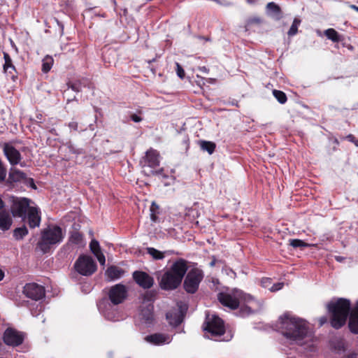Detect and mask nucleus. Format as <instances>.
Returning <instances> with one entry per match:
<instances>
[{
	"instance_id": "nucleus-1",
	"label": "nucleus",
	"mask_w": 358,
	"mask_h": 358,
	"mask_svg": "<svg viewBox=\"0 0 358 358\" xmlns=\"http://www.w3.org/2000/svg\"><path fill=\"white\" fill-rule=\"evenodd\" d=\"M278 328L286 338L298 345H302L312 337L308 322L290 313H285L279 317Z\"/></svg>"
},
{
	"instance_id": "nucleus-2",
	"label": "nucleus",
	"mask_w": 358,
	"mask_h": 358,
	"mask_svg": "<svg viewBox=\"0 0 358 358\" xmlns=\"http://www.w3.org/2000/svg\"><path fill=\"white\" fill-rule=\"evenodd\" d=\"M217 299L221 304L231 310H235L241 304H243L239 311L241 317H245L252 313V308L254 305L256 304L255 299L251 295L237 289L232 290L231 292L219 293Z\"/></svg>"
},
{
	"instance_id": "nucleus-3",
	"label": "nucleus",
	"mask_w": 358,
	"mask_h": 358,
	"mask_svg": "<svg viewBox=\"0 0 358 358\" xmlns=\"http://www.w3.org/2000/svg\"><path fill=\"white\" fill-rule=\"evenodd\" d=\"M187 268L186 260L177 259L162 275L159 281L160 287L164 290L176 289L181 284Z\"/></svg>"
},
{
	"instance_id": "nucleus-4",
	"label": "nucleus",
	"mask_w": 358,
	"mask_h": 358,
	"mask_svg": "<svg viewBox=\"0 0 358 358\" xmlns=\"http://www.w3.org/2000/svg\"><path fill=\"white\" fill-rule=\"evenodd\" d=\"M327 308L331 313L330 322L332 327L338 329L346 322L351 308L350 301L340 298L336 301H331L327 304Z\"/></svg>"
},
{
	"instance_id": "nucleus-5",
	"label": "nucleus",
	"mask_w": 358,
	"mask_h": 358,
	"mask_svg": "<svg viewBox=\"0 0 358 358\" xmlns=\"http://www.w3.org/2000/svg\"><path fill=\"white\" fill-rule=\"evenodd\" d=\"M64 238L62 230L57 225L48 226L41 231V238L38 243L39 248L47 252L50 246L60 243Z\"/></svg>"
},
{
	"instance_id": "nucleus-6",
	"label": "nucleus",
	"mask_w": 358,
	"mask_h": 358,
	"mask_svg": "<svg viewBox=\"0 0 358 358\" xmlns=\"http://www.w3.org/2000/svg\"><path fill=\"white\" fill-rule=\"evenodd\" d=\"M97 306L100 313L108 320L115 322L124 318L117 305L110 303L107 299H103L99 301Z\"/></svg>"
},
{
	"instance_id": "nucleus-7",
	"label": "nucleus",
	"mask_w": 358,
	"mask_h": 358,
	"mask_svg": "<svg viewBox=\"0 0 358 358\" xmlns=\"http://www.w3.org/2000/svg\"><path fill=\"white\" fill-rule=\"evenodd\" d=\"M203 278V273L201 269L192 268L187 274L183 287L189 294H194L199 288V284Z\"/></svg>"
},
{
	"instance_id": "nucleus-8",
	"label": "nucleus",
	"mask_w": 358,
	"mask_h": 358,
	"mask_svg": "<svg viewBox=\"0 0 358 358\" xmlns=\"http://www.w3.org/2000/svg\"><path fill=\"white\" fill-rule=\"evenodd\" d=\"M74 267L78 273L85 276L92 275L96 270V264L92 257L84 255L78 258Z\"/></svg>"
},
{
	"instance_id": "nucleus-9",
	"label": "nucleus",
	"mask_w": 358,
	"mask_h": 358,
	"mask_svg": "<svg viewBox=\"0 0 358 358\" xmlns=\"http://www.w3.org/2000/svg\"><path fill=\"white\" fill-rule=\"evenodd\" d=\"M203 327V330L210 334L212 337L219 336L224 334V325L223 320L216 315L211 317H207Z\"/></svg>"
},
{
	"instance_id": "nucleus-10",
	"label": "nucleus",
	"mask_w": 358,
	"mask_h": 358,
	"mask_svg": "<svg viewBox=\"0 0 358 358\" xmlns=\"http://www.w3.org/2000/svg\"><path fill=\"white\" fill-rule=\"evenodd\" d=\"M108 296L110 303L114 305L122 303L128 296L127 287L121 283L116 284L109 289Z\"/></svg>"
},
{
	"instance_id": "nucleus-11",
	"label": "nucleus",
	"mask_w": 358,
	"mask_h": 358,
	"mask_svg": "<svg viewBox=\"0 0 358 358\" xmlns=\"http://www.w3.org/2000/svg\"><path fill=\"white\" fill-rule=\"evenodd\" d=\"M3 154L11 166L20 164L21 167H24L26 163L21 162L22 157L18 150H17L11 143H6L3 147Z\"/></svg>"
},
{
	"instance_id": "nucleus-12",
	"label": "nucleus",
	"mask_w": 358,
	"mask_h": 358,
	"mask_svg": "<svg viewBox=\"0 0 358 358\" xmlns=\"http://www.w3.org/2000/svg\"><path fill=\"white\" fill-rule=\"evenodd\" d=\"M24 339V334L13 328H7L3 335V341L7 345L17 347L20 345Z\"/></svg>"
},
{
	"instance_id": "nucleus-13",
	"label": "nucleus",
	"mask_w": 358,
	"mask_h": 358,
	"mask_svg": "<svg viewBox=\"0 0 358 358\" xmlns=\"http://www.w3.org/2000/svg\"><path fill=\"white\" fill-rule=\"evenodd\" d=\"M30 200L27 198H21L13 201L11 206V213L13 217H21L23 220H26V215L31 208L29 206Z\"/></svg>"
},
{
	"instance_id": "nucleus-14",
	"label": "nucleus",
	"mask_w": 358,
	"mask_h": 358,
	"mask_svg": "<svg viewBox=\"0 0 358 358\" xmlns=\"http://www.w3.org/2000/svg\"><path fill=\"white\" fill-rule=\"evenodd\" d=\"M24 295L32 300L38 301L45 296V288L43 286L35 282L27 283L23 289Z\"/></svg>"
},
{
	"instance_id": "nucleus-15",
	"label": "nucleus",
	"mask_w": 358,
	"mask_h": 358,
	"mask_svg": "<svg viewBox=\"0 0 358 358\" xmlns=\"http://www.w3.org/2000/svg\"><path fill=\"white\" fill-rule=\"evenodd\" d=\"M133 278L134 281L143 289H149L154 284V278L144 271H134L133 273Z\"/></svg>"
},
{
	"instance_id": "nucleus-16",
	"label": "nucleus",
	"mask_w": 358,
	"mask_h": 358,
	"mask_svg": "<svg viewBox=\"0 0 358 358\" xmlns=\"http://www.w3.org/2000/svg\"><path fill=\"white\" fill-rule=\"evenodd\" d=\"M184 311L180 306L178 310L168 312L166 317L170 325L177 327L180 324L183 320Z\"/></svg>"
},
{
	"instance_id": "nucleus-17",
	"label": "nucleus",
	"mask_w": 358,
	"mask_h": 358,
	"mask_svg": "<svg viewBox=\"0 0 358 358\" xmlns=\"http://www.w3.org/2000/svg\"><path fill=\"white\" fill-rule=\"evenodd\" d=\"M26 178L27 175L23 171L11 168L8 173V178L7 180H5L3 185L10 187L13 182H20L26 179Z\"/></svg>"
},
{
	"instance_id": "nucleus-18",
	"label": "nucleus",
	"mask_w": 358,
	"mask_h": 358,
	"mask_svg": "<svg viewBox=\"0 0 358 358\" xmlns=\"http://www.w3.org/2000/svg\"><path fill=\"white\" fill-rule=\"evenodd\" d=\"M26 215L28 224L30 228L38 227L41 223V215L39 210L36 207H31Z\"/></svg>"
},
{
	"instance_id": "nucleus-19",
	"label": "nucleus",
	"mask_w": 358,
	"mask_h": 358,
	"mask_svg": "<svg viewBox=\"0 0 358 358\" xmlns=\"http://www.w3.org/2000/svg\"><path fill=\"white\" fill-rule=\"evenodd\" d=\"M159 154L156 150H150L146 152L143 167L156 168L159 165Z\"/></svg>"
},
{
	"instance_id": "nucleus-20",
	"label": "nucleus",
	"mask_w": 358,
	"mask_h": 358,
	"mask_svg": "<svg viewBox=\"0 0 358 358\" xmlns=\"http://www.w3.org/2000/svg\"><path fill=\"white\" fill-rule=\"evenodd\" d=\"M90 251L96 257L100 264L104 265L106 262V258L104 255L101 252L99 243L96 240L92 239L90 243Z\"/></svg>"
},
{
	"instance_id": "nucleus-21",
	"label": "nucleus",
	"mask_w": 358,
	"mask_h": 358,
	"mask_svg": "<svg viewBox=\"0 0 358 358\" xmlns=\"http://www.w3.org/2000/svg\"><path fill=\"white\" fill-rule=\"evenodd\" d=\"M266 13L275 20H280L282 17V12L280 7L275 2H269L266 5Z\"/></svg>"
},
{
	"instance_id": "nucleus-22",
	"label": "nucleus",
	"mask_w": 358,
	"mask_h": 358,
	"mask_svg": "<svg viewBox=\"0 0 358 358\" xmlns=\"http://www.w3.org/2000/svg\"><path fill=\"white\" fill-rule=\"evenodd\" d=\"M145 341L154 345H162L169 343L171 341L170 337L168 335L163 334H154L147 336Z\"/></svg>"
},
{
	"instance_id": "nucleus-23",
	"label": "nucleus",
	"mask_w": 358,
	"mask_h": 358,
	"mask_svg": "<svg viewBox=\"0 0 358 358\" xmlns=\"http://www.w3.org/2000/svg\"><path fill=\"white\" fill-rule=\"evenodd\" d=\"M140 320L146 324H150L153 320V306L148 305L143 308L139 313Z\"/></svg>"
},
{
	"instance_id": "nucleus-24",
	"label": "nucleus",
	"mask_w": 358,
	"mask_h": 358,
	"mask_svg": "<svg viewBox=\"0 0 358 358\" xmlns=\"http://www.w3.org/2000/svg\"><path fill=\"white\" fill-rule=\"evenodd\" d=\"M348 327L351 332L358 334V301L350 315Z\"/></svg>"
},
{
	"instance_id": "nucleus-25",
	"label": "nucleus",
	"mask_w": 358,
	"mask_h": 358,
	"mask_svg": "<svg viewBox=\"0 0 358 358\" xmlns=\"http://www.w3.org/2000/svg\"><path fill=\"white\" fill-rule=\"evenodd\" d=\"M124 274V271L116 266H109L106 272L105 275L108 280H115L120 278Z\"/></svg>"
},
{
	"instance_id": "nucleus-26",
	"label": "nucleus",
	"mask_w": 358,
	"mask_h": 358,
	"mask_svg": "<svg viewBox=\"0 0 358 358\" xmlns=\"http://www.w3.org/2000/svg\"><path fill=\"white\" fill-rule=\"evenodd\" d=\"M13 220L10 213L6 210L0 211V229L7 231L12 225Z\"/></svg>"
},
{
	"instance_id": "nucleus-27",
	"label": "nucleus",
	"mask_w": 358,
	"mask_h": 358,
	"mask_svg": "<svg viewBox=\"0 0 358 358\" xmlns=\"http://www.w3.org/2000/svg\"><path fill=\"white\" fill-rule=\"evenodd\" d=\"M199 145L202 150L206 151L209 155H212L215 149V143L212 141H200Z\"/></svg>"
},
{
	"instance_id": "nucleus-28",
	"label": "nucleus",
	"mask_w": 358,
	"mask_h": 358,
	"mask_svg": "<svg viewBox=\"0 0 358 358\" xmlns=\"http://www.w3.org/2000/svg\"><path fill=\"white\" fill-rule=\"evenodd\" d=\"M324 35L328 39L333 42H339L341 41V36L334 29L329 28L324 31Z\"/></svg>"
},
{
	"instance_id": "nucleus-29",
	"label": "nucleus",
	"mask_w": 358,
	"mask_h": 358,
	"mask_svg": "<svg viewBox=\"0 0 358 358\" xmlns=\"http://www.w3.org/2000/svg\"><path fill=\"white\" fill-rule=\"evenodd\" d=\"M54 59L50 55H46L42 60V71L44 73H48L52 68Z\"/></svg>"
},
{
	"instance_id": "nucleus-30",
	"label": "nucleus",
	"mask_w": 358,
	"mask_h": 358,
	"mask_svg": "<svg viewBox=\"0 0 358 358\" xmlns=\"http://www.w3.org/2000/svg\"><path fill=\"white\" fill-rule=\"evenodd\" d=\"M301 21L299 18L295 17L293 22L287 31V35L289 37L295 36L298 32V27H299Z\"/></svg>"
},
{
	"instance_id": "nucleus-31",
	"label": "nucleus",
	"mask_w": 358,
	"mask_h": 358,
	"mask_svg": "<svg viewBox=\"0 0 358 358\" xmlns=\"http://www.w3.org/2000/svg\"><path fill=\"white\" fill-rule=\"evenodd\" d=\"M148 254H149L155 260H159L164 258V252H162L154 248H146Z\"/></svg>"
},
{
	"instance_id": "nucleus-32",
	"label": "nucleus",
	"mask_w": 358,
	"mask_h": 358,
	"mask_svg": "<svg viewBox=\"0 0 358 358\" xmlns=\"http://www.w3.org/2000/svg\"><path fill=\"white\" fill-rule=\"evenodd\" d=\"M28 234V229L25 226L16 228L13 231V236L16 239H22Z\"/></svg>"
},
{
	"instance_id": "nucleus-33",
	"label": "nucleus",
	"mask_w": 358,
	"mask_h": 358,
	"mask_svg": "<svg viewBox=\"0 0 358 358\" xmlns=\"http://www.w3.org/2000/svg\"><path fill=\"white\" fill-rule=\"evenodd\" d=\"M86 81L87 80H84L83 81H82L80 80H78L75 81L74 83L68 84L69 87L71 88L72 90H73L76 92H78L81 91L83 85V86L86 85V83H85Z\"/></svg>"
},
{
	"instance_id": "nucleus-34",
	"label": "nucleus",
	"mask_w": 358,
	"mask_h": 358,
	"mask_svg": "<svg viewBox=\"0 0 358 358\" xmlns=\"http://www.w3.org/2000/svg\"><path fill=\"white\" fill-rule=\"evenodd\" d=\"M273 94L280 103L284 104L286 103L287 100V96L282 91L274 90L273 91Z\"/></svg>"
},
{
	"instance_id": "nucleus-35",
	"label": "nucleus",
	"mask_w": 358,
	"mask_h": 358,
	"mask_svg": "<svg viewBox=\"0 0 358 358\" xmlns=\"http://www.w3.org/2000/svg\"><path fill=\"white\" fill-rule=\"evenodd\" d=\"M83 235L77 231H74L71 234L70 237V241L76 245H80L83 243Z\"/></svg>"
},
{
	"instance_id": "nucleus-36",
	"label": "nucleus",
	"mask_w": 358,
	"mask_h": 358,
	"mask_svg": "<svg viewBox=\"0 0 358 358\" xmlns=\"http://www.w3.org/2000/svg\"><path fill=\"white\" fill-rule=\"evenodd\" d=\"M289 241V245L294 248H306V247L309 246L308 243H307L300 239H290Z\"/></svg>"
},
{
	"instance_id": "nucleus-37",
	"label": "nucleus",
	"mask_w": 358,
	"mask_h": 358,
	"mask_svg": "<svg viewBox=\"0 0 358 358\" xmlns=\"http://www.w3.org/2000/svg\"><path fill=\"white\" fill-rule=\"evenodd\" d=\"M159 206L155 203V202H152L150 208V219L153 222L157 221V214L158 213Z\"/></svg>"
},
{
	"instance_id": "nucleus-38",
	"label": "nucleus",
	"mask_w": 358,
	"mask_h": 358,
	"mask_svg": "<svg viewBox=\"0 0 358 358\" xmlns=\"http://www.w3.org/2000/svg\"><path fill=\"white\" fill-rule=\"evenodd\" d=\"M3 59H4V61H5V63L3 64V71H6V69H8V67H10L11 66H13V62H12V59L10 57V55H8V53L7 52H3Z\"/></svg>"
},
{
	"instance_id": "nucleus-39",
	"label": "nucleus",
	"mask_w": 358,
	"mask_h": 358,
	"mask_svg": "<svg viewBox=\"0 0 358 358\" xmlns=\"http://www.w3.org/2000/svg\"><path fill=\"white\" fill-rule=\"evenodd\" d=\"M176 73H177L178 76L181 79L184 78L185 74L184 69H182V67L180 66V64L179 63L176 62Z\"/></svg>"
},
{
	"instance_id": "nucleus-40",
	"label": "nucleus",
	"mask_w": 358,
	"mask_h": 358,
	"mask_svg": "<svg viewBox=\"0 0 358 358\" xmlns=\"http://www.w3.org/2000/svg\"><path fill=\"white\" fill-rule=\"evenodd\" d=\"M284 286L283 282H277L275 284H273L269 289L271 292H276L280 289H281Z\"/></svg>"
},
{
	"instance_id": "nucleus-41",
	"label": "nucleus",
	"mask_w": 358,
	"mask_h": 358,
	"mask_svg": "<svg viewBox=\"0 0 358 358\" xmlns=\"http://www.w3.org/2000/svg\"><path fill=\"white\" fill-rule=\"evenodd\" d=\"M15 67L14 65L11 66L10 67H8V69H6V71H4V72L6 74L10 75L12 78L15 77Z\"/></svg>"
},
{
	"instance_id": "nucleus-42",
	"label": "nucleus",
	"mask_w": 358,
	"mask_h": 358,
	"mask_svg": "<svg viewBox=\"0 0 358 358\" xmlns=\"http://www.w3.org/2000/svg\"><path fill=\"white\" fill-rule=\"evenodd\" d=\"M261 22L262 20L259 17H254L248 20V24H259Z\"/></svg>"
},
{
	"instance_id": "nucleus-43",
	"label": "nucleus",
	"mask_w": 358,
	"mask_h": 358,
	"mask_svg": "<svg viewBox=\"0 0 358 358\" xmlns=\"http://www.w3.org/2000/svg\"><path fill=\"white\" fill-rule=\"evenodd\" d=\"M69 127L73 131H78V124L76 121H71L68 124Z\"/></svg>"
},
{
	"instance_id": "nucleus-44",
	"label": "nucleus",
	"mask_w": 358,
	"mask_h": 358,
	"mask_svg": "<svg viewBox=\"0 0 358 358\" xmlns=\"http://www.w3.org/2000/svg\"><path fill=\"white\" fill-rule=\"evenodd\" d=\"M261 284L264 287H268L271 284V280L270 278H263L261 280Z\"/></svg>"
},
{
	"instance_id": "nucleus-45",
	"label": "nucleus",
	"mask_w": 358,
	"mask_h": 358,
	"mask_svg": "<svg viewBox=\"0 0 358 358\" xmlns=\"http://www.w3.org/2000/svg\"><path fill=\"white\" fill-rule=\"evenodd\" d=\"M131 120L134 122H140L142 120V118L136 114H132L131 115Z\"/></svg>"
},
{
	"instance_id": "nucleus-46",
	"label": "nucleus",
	"mask_w": 358,
	"mask_h": 358,
	"mask_svg": "<svg viewBox=\"0 0 358 358\" xmlns=\"http://www.w3.org/2000/svg\"><path fill=\"white\" fill-rule=\"evenodd\" d=\"M346 138H347L349 141H350V142H352V143L355 142V140H356L355 137L352 134H349V135H348V136H346Z\"/></svg>"
},
{
	"instance_id": "nucleus-47",
	"label": "nucleus",
	"mask_w": 358,
	"mask_h": 358,
	"mask_svg": "<svg viewBox=\"0 0 358 358\" xmlns=\"http://www.w3.org/2000/svg\"><path fill=\"white\" fill-rule=\"evenodd\" d=\"M162 172V169H160L159 171H152V170L150 171V173L152 175H158V174L161 173Z\"/></svg>"
},
{
	"instance_id": "nucleus-48",
	"label": "nucleus",
	"mask_w": 358,
	"mask_h": 358,
	"mask_svg": "<svg viewBox=\"0 0 358 358\" xmlns=\"http://www.w3.org/2000/svg\"><path fill=\"white\" fill-rule=\"evenodd\" d=\"M327 322V318L325 317H322L320 319V326H322Z\"/></svg>"
},
{
	"instance_id": "nucleus-49",
	"label": "nucleus",
	"mask_w": 358,
	"mask_h": 358,
	"mask_svg": "<svg viewBox=\"0 0 358 358\" xmlns=\"http://www.w3.org/2000/svg\"><path fill=\"white\" fill-rule=\"evenodd\" d=\"M199 69L203 73H208V69L206 66L199 67Z\"/></svg>"
},
{
	"instance_id": "nucleus-50",
	"label": "nucleus",
	"mask_w": 358,
	"mask_h": 358,
	"mask_svg": "<svg viewBox=\"0 0 358 358\" xmlns=\"http://www.w3.org/2000/svg\"><path fill=\"white\" fill-rule=\"evenodd\" d=\"M4 207V202L3 201V200L1 199V198L0 197V211L2 210V209Z\"/></svg>"
},
{
	"instance_id": "nucleus-51",
	"label": "nucleus",
	"mask_w": 358,
	"mask_h": 358,
	"mask_svg": "<svg viewBox=\"0 0 358 358\" xmlns=\"http://www.w3.org/2000/svg\"><path fill=\"white\" fill-rule=\"evenodd\" d=\"M249 4H255L258 0H246Z\"/></svg>"
},
{
	"instance_id": "nucleus-52",
	"label": "nucleus",
	"mask_w": 358,
	"mask_h": 358,
	"mask_svg": "<svg viewBox=\"0 0 358 358\" xmlns=\"http://www.w3.org/2000/svg\"><path fill=\"white\" fill-rule=\"evenodd\" d=\"M346 358H357V354H350L347 355Z\"/></svg>"
},
{
	"instance_id": "nucleus-53",
	"label": "nucleus",
	"mask_w": 358,
	"mask_h": 358,
	"mask_svg": "<svg viewBox=\"0 0 358 358\" xmlns=\"http://www.w3.org/2000/svg\"><path fill=\"white\" fill-rule=\"evenodd\" d=\"M3 277H4V272L1 269H0V281L1 280H3Z\"/></svg>"
},
{
	"instance_id": "nucleus-54",
	"label": "nucleus",
	"mask_w": 358,
	"mask_h": 358,
	"mask_svg": "<svg viewBox=\"0 0 358 358\" xmlns=\"http://www.w3.org/2000/svg\"><path fill=\"white\" fill-rule=\"evenodd\" d=\"M350 8L355 10H356L357 12H358V6H355V5H350Z\"/></svg>"
},
{
	"instance_id": "nucleus-55",
	"label": "nucleus",
	"mask_w": 358,
	"mask_h": 358,
	"mask_svg": "<svg viewBox=\"0 0 358 358\" xmlns=\"http://www.w3.org/2000/svg\"><path fill=\"white\" fill-rule=\"evenodd\" d=\"M215 262H216V260L215 259H213V260L210 262V266H214L215 265Z\"/></svg>"
},
{
	"instance_id": "nucleus-56",
	"label": "nucleus",
	"mask_w": 358,
	"mask_h": 358,
	"mask_svg": "<svg viewBox=\"0 0 358 358\" xmlns=\"http://www.w3.org/2000/svg\"><path fill=\"white\" fill-rule=\"evenodd\" d=\"M30 180H31V187H32L33 188L36 189V185H34V182L33 179H30Z\"/></svg>"
},
{
	"instance_id": "nucleus-57",
	"label": "nucleus",
	"mask_w": 358,
	"mask_h": 358,
	"mask_svg": "<svg viewBox=\"0 0 358 358\" xmlns=\"http://www.w3.org/2000/svg\"><path fill=\"white\" fill-rule=\"evenodd\" d=\"M199 38H200V39H203V40H205V41H208V40H209V38H205V37H203V36H199Z\"/></svg>"
},
{
	"instance_id": "nucleus-58",
	"label": "nucleus",
	"mask_w": 358,
	"mask_h": 358,
	"mask_svg": "<svg viewBox=\"0 0 358 358\" xmlns=\"http://www.w3.org/2000/svg\"><path fill=\"white\" fill-rule=\"evenodd\" d=\"M150 297H148V294L146 295V297L148 299V300H151V296H152L153 294L150 293Z\"/></svg>"
},
{
	"instance_id": "nucleus-59",
	"label": "nucleus",
	"mask_w": 358,
	"mask_h": 358,
	"mask_svg": "<svg viewBox=\"0 0 358 358\" xmlns=\"http://www.w3.org/2000/svg\"><path fill=\"white\" fill-rule=\"evenodd\" d=\"M353 143L355 144L356 146L358 147V140L356 139L355 142H353Z\"/></svg>"
},
{
	"instance_id": "nucleus-60",
	"label": "nucleus",
	"mask_w": 358,
	"mask_h": 358,
	"mask_svg": "<svg viewBox=\"0 0 358 358\" xmlns=\"http://www.w3.org/2000/svg\"><path fill=\"white\" fill-rule=\"evenodd\" d=\"M41 116H42L41 115H38V116H37V117H38V119H41Z\"/></svg>"
},
{
	"instance_id": "nucleus-61",
	"label": "nucleus",
	"mask_w": 358,
	"mask_h": 358,
	"mask_svg": "<svg viewBox=\"0 0 358 358\" xmlns=\"http://www.w3.org/2000/svg\"><path fill=\"white\" fill-rule=\"evenodd\" d=\"M61 28H62V30H63V29H64L63 25H61Z\"/></svg>"
},
{
	"instance_id": "nucleus-62",
	"label": "nucleus",
	"mask_w": 358,
	"mask_h": 358,
	"mask_svg": "<svg viewBox=\"0 0 358 358\" xmlns=\"http://www.w3.org/2000/svg\"><path fill=\"white\" fill-rule=\"evenodd\" d=\"M0 358H3V357H0Z\"/></svg>"
}]
</instances>
